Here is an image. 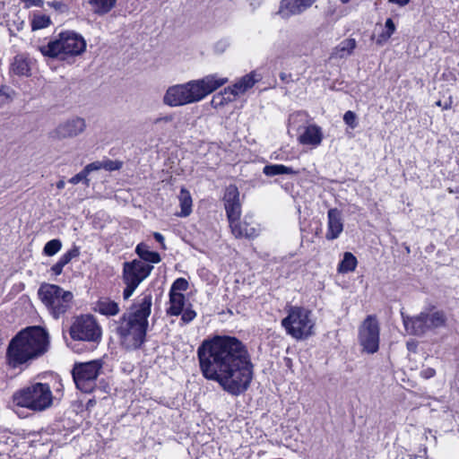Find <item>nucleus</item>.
<instances>
[{"label": "nucleus", "instance_id": "nucleus-1", "mask_svg": "<svg viewBox=\"0 0 459 459\" xmlns=\"http://www.w3.org/2000/svg\"><path fill=\"white\" fill-rule=\"evenodd\" d=\"M203 376L217 382L231 395H239L250 386L254 365L247 346L238 338L216 335L205 339L197 348Z\"/></svg>", "mask_w": 459, "mask_h": 459}, {"label": "nucleus", "instance_id": "nucleus-2", "mask_svg": "<svg viewBox=\"0 0 459 459\" xmlns=\"http://www.w3.org/2000/svg\"><path fill=\"white\" fill-rule=\"evenodd\" d=\"M152 296L141 294L119 318L117 334L121 345L129 351L139 349L146 340L148 317L151 315Z\"/></svg>", "mask_w": 459, "mask_h": 459}, {"label": "nucleus", "instance_id": "nucleus-3", "mask_svg": "<svg viewBox=\"0 0 459 459\" xmlns=\"http://www.w3.org/2000/svg\"><path fill=\"white\" fill-rule=\"evenodd\" d=\"M49 346L48 333L40 326L20 331L9 342L7 364L12 368H26L33 360L44 355Z\"/></svg>", "mask_w": 459, "mask_h": 459}, {"label": "nucleus", "instance_id": "nucleus-4", "mask_svg": "<svg viewBox=\"0 0 459 459\" xmlns=\"http://www.w3.org/2000/svg\"><path fill=\"white\" fill-rule=\"evenodd\" d=\"M226 82L227 77L209 74L198 80L175 84L167 89L162 101L171 108L193 104L201 101Z\"/></svg>", "mask_w": 459, "mask_h": 459}, {"label": "nucleus", "instance_id": "nucleus-5", "mask_svg": "<svg viewBox=\"0 0 459 459\" xmlns=\"http://www.w3.org/2000/svg\"><path fill=\"white\" fill-rule=\"evenodd\" d=\"M55 392L56 395L48 383L33 382L15 391L13 394V402L18 407L41 412L54 405L58 399L56 395H63L60 383Z\"/></svg>", "mask_w": 459, "mask_h": 459}, {"label": "nucleus", "instance_id": "nucleus-6", "mask_svg": "<svg viewBox=\"0 0 459 459\" xmlns=\"http://www.w3.org/2000/svg\"><path fill=\"white\" fill-rule=\"evenodd\" d=\"M86 41L78 33L74 31H64L50 40L47 45L40 48L44 56L65 59L69 56H79L84 52Z\"/></svg>", "mask_w": 459, "mask_h": 459}, {"label": "nucleus", "instance_id": "nucleus-7", "mask_svg": "<svg viewBox=\"0 0 459 459\" xmlns=\"http://www.w3.org/2000/svg\"><path fill=\"white\" fill-rule=\"evenodd\" d=\"M38 295L49 315L56 320L59 319L73 307L74 294L58 285L42 283Z\"/></svg>", "mask_w": 459, "mask_h": 459}, {"label": "nucleus", "instance_id": "nucleus-8", "mask_svg": "<svg viewBox=\"0 0 459 459\" xmlns=\"http://www.w3.org/2000/svg\"><path fill=\"white\" fill-rule=\"evenodd\" d=\"M281 325L288 334L297 340H302L313 334L315 322L308 309L290 307L288 316L281 320Z\"/></svg>", "mask_w": 459, "mask_h": 459}, {"label": "nucleus", "instance_id": "nucleus-9", "mask_svg": "<svg viewBox=\"0 0 459 459\" xmlns=\"http://www.w3.org/2000/svg\"><path fill=\"white\" fill-rule=\"evenodd\" d=\"M153 266L134 259L131 262H125L123 264L122 280L126 284L123 291L124 299H128L140 283L152 273Z\"/></svg>", "mask_w": 459, "mask_h": 459}, {"label": "nucleus", "instance_id": "nucleus-10", "mask_svg": "<svg viewBox=\"0 0 459 459\" xmlns=\"http://www.w3.org/2000/svg\"><path fill=\"white\" fill-rule=\"evenodd\" d=\"M102 368V359L75 363L72 374L77 388L83 393H91L96 385V379Z\"/></svg>", "mask_w": 459, "mask_h": 459}, {"label": "nucleus", "instance_id": "nucleus-11", "mask_svg": "<svg viewBox=\"0 0 459 459\" xmlns=\"http://www.w3.org/2000/svg\"><path fill=\"white\" fill-rule=\"evenodd\" d=\"M69 333L74 342H99L101 338V329L91 315L76 317L70 327Z\"/></svg>", "mask_w": 459, "mask_h": 459}, {"label": "nucleus", "instance_id": "nucleus-12", "mask_svg": "<svg viewBox=\"0 0 459 459\" xmlns=\"http://www.w3.org/2000/svg\"><path fill=\"white\" fill-rule=\"evenodd\" d=\"M260 79V76L255 72L244 75L231 87L225 88L223 91L214 95L212 100V105L214 108H218L231 102L237 96L244 94L251 89Z\"/></svg>", "mask_w": 459, "mask_h": 459}, {"label": "nucleus", "instance_id": "nucleus-13", "mask_svg": "<svg viewBox=\"0 0 459 459\" xmlns=\"http://www.w3.org/2000/svg\"><path fill=\"white\" fill-rule=\"evenodd\" d=\"M359 341L368 353H375L379 348V325L373 316H368L359 331Z\"/></svg>", "mask_w": 459, "mask_h": 459}, {"label": "nucleus", "instance_id": "nucleus-14", "mask_svg": "<svg viewBox=\"0 0 459 459\" xmlns=\"http://www.w3.org/2000/svg\"><path fill=\"white\" fill-rule=\"evenodd\" d=\"M86 121L79 116H73L60 122L50 133L53 140L73 139L82 134L86 129Z\"/></svg>", "mask_w": 459, "mask_h": 459}, {"label": "nucleus", "instance_id": "nucleus-15", "mask_svg": "<svg viewBox=\"0 0 459 459\" xmlns=\"http://www.w3.org/2000/svg\"><path fill=\"white\" fill-rule=\"evenodd\" d=\"M229 222L231 232L237 238H255L259 235L260 227L253 221L252 216L246 215L243 221L235 219Z\"/></svg>", "mask_w": 459, "mask_h": 459}, {"label": "nucleus", "instance_id": "nucleus-16", "mask_svg": "<svg viewBox=\"0 0 459 459\" xmlns=\"http://www.w3.org/2000/svg\"><path fill=\"white\" fill-rule=\"evenodd\" d=\"M223 200L229 221L239 219L241 215V204L238 187L234 185H230L226 188Z\"/></svg>", "mask_w": 459, "mask_h": 459}, {"label": "nucleus", "instance_id": "nucleus-17", "mask_svg": "<svg viewBox=\"0 0 459 459\" xmlns=\"http://www.w3.org/2000/svg\"><path fill=\"white\" fill-rule=\"evenodd\" d=\"M317 0H281L278 13L284 19L299 15L310 8Z\"/></svg>", "mask_w": 459, "mask_h": 459}, {"label": "nucleus", "instance_id": "nucleus-18", "mask_svg": "<svg viewBox=\"0 0 459 459\" xmlns=\"http://www.w3.org/2000/svg\"><path fill=\"white\" fill-rule=\"evenodd\" d=\"M403 323L409 334L422 335L428 331V314L421 312L416 316H409L401 312Z\"/></svg>", "mask_w": 459, "mask_h": 459}, {"label": "nucleus", "instance_id": "nucleus-19", "mask_svg": "<svg viewBox=\"0 0 459 459\" xmlns=\"http://www.w3.org/2000/svg\"><path fill=\"white\" fill-rule=\"evenodd\" d=\"M343 230V222L341 212L336 208L328 210L327 212V232L325 238L333 240L339 238Z\"/></svg>", "mask_w": 459, "mask_h": 459}, {"label": "nucleus", "instance_id": "nucleus-20", "mask_svg": "<svg viewBox=\"0 0 459 459\" xmlns=\"http://www.w3.org/2000/svg\"><path fill=\"white\" fill-rule=\"evenodd\" d=\"M322 139V129L316 125L304 126L303 131L300 132L299 135L300 143H320Z\"/></svg>", "mask_w": 459, "mask_h": 459}, {"label": "nucleus", "instance_id": "nucleus-21", "mask_svg": "<svg viewBox=\"0 0 459 459\" xmlns=\"http://www.w3.org/2000/svg\"><path fill=\"white\" fill-rule=\"evenodd\" d=\"M356 48L354 39H346L340 42L332 51L330 57L332 59H342L351 56Z\"/></svg>", "mask_w": 459, "mask_h": 459}, {"label": "nucleus", "instance_id": "nucleus-22", "mask_svg": "<svg viewBox=\"0 0 459 459\" xmlns=\"http://www.w3.org/2000/svg\"><path fill=\"white\" fill-rule=\"evenodd\" d=\"M95 310L100 313L101 315L107 316H117L119 313L120 308L117 302L108 298H104L100 299L96 303Z\"/></svg>", "mask_w": 459, "mask_h": 459}, {"label": "nucleus", "instance_id": "nucleus-23", "mask_svg": "<svg viewBox=\"0 0 459 459\" xmlns=\"http://www.w3.org/2000/svg\"><path fill=\"white\" fill-rule=\"evenodd\" d=\"M186 298L182 293H169V307L167 314L170 316H179L184 308Z\"/></svg>", "mask_w": 459, "mask_h": 459}, {"label": "nucleus", "instance_id": "nucleus-24", "mask_svg": "<svg viewBox=\"0 0 459 459\" xmlns=\"http://www.w3.org/2000/svg\"><path fill=\"white\" fill-rule=\"evenodd\" d=\"M180 212L178 213L179 217H187L192 212L193 201L191 195L186 188H181L178 195Z\"/></svg>", "mask_w": 459, "mask_h": 459}, {"label": "nucleus", "instance_id": "nucleus-25", "mask_svg": "<svg viewBox=\"0 0 459 459\" xmlns=\"http://www.w3.org/2000/svg\"><path fill=\"white\" fill-rule=\"evenodd\" d=\"M135 253L139 255L140 260L146 264H158L160 262V254L158 252L149 250V247L146 244H138L135 248Z\"/></svg>", "mask_w": 459, "mask_h": 459}, {"label": "nucleus", "instance_id": "nucleus-26", "mask_svg": "<svg viewBox=\"0 0 459 459\" xmlns=\"http://www.w3.org/2000/svg\"><path fill=\"white\" fill-rule=\"evenodd\" d=\"M79 249L73 247L72 249L65 252L59 260L51 267V271L55 275H60L63 272L64 266H65L70 261L79 255Z\"/></svg>", "mask_w": 459, "mask_h": 459}, {"label": "nucleus", "instance_id": "nucleus-27", "mask_svg": "<svg viewBox=\"0 0 459 459\" xmlns=\"http://www.w3.org/2000/svg\"><path fill=\"white\" fill-rule=\"evenodd\" d=\"M117 0H89L92 12L99 15L109 13L116 5Z\"/></svg>", "mask_w": 459, "mask_h": 459}, {"label": "nucleus", "instance_id": "nucleus-28", "mask_svg": "<svg viewBox=\"0 0 459 459\" xmlns=\"http://www.w3.org/2000/svg\"><path fill=\"white\" fill-rule=\"evenodd\" d=\"M357 264V258L351 252H345L342 260L338 265V272L341 273L353 272Z\"/></svg>", "mask_w": 459, "mask_h": 459}, {"label": "nucleus", "instance_id": "nucleus-29", "mask_svg": "<svg viewBox=\"0 0 459 459\" xmlns=\"http://www.w3.org/2000/svg\"><path fill=\"white\" fill-rule=\"evenodd\" d=\"M11 70L17 75H29L30 69L28 61L21 56H17L13 58Z\"/></svg>", "mask_w": 459, "mask_h": 459}, {"label": "nucleus", "instance_id": "nucleus-30", "mask_svg": "<svg viewBox=\"0 0 459 459\" xmlns=\"http://www.w3.org/2000/svg\"><path fill=\"white\" fill-rule=\"evenodd\" d=\"M446 316L443 311H435L432 314H428V331L438 327L445 326Z\"/></svg>", "mask_w": 459, "mask_h": 459}, {"label": "nucleus", "instance_id": "nucleus-31", "mask_svg": "<svg viewBox=\"0 0 459 459\" xmlns=\"http://www.w3.org/2000/svg\"><path fill=\"white\" fill-rule=\"evenodd\" d=\"M263 171L268 177L293 173V170L291 168L286 167L284 165H280V164L266 165L264 168Z\"/></svg>", "mask_w": 459, "mask_h": 459}, {"label": "nucleus", "instance_id": "nucleus-32", "mask_svg": "<svg viewBox=\"0 0 459 459\" xmlns=\"http://www.w3.org/2000/svg\"><path fill=\"white\" fill-rule=\"evenodd\" d=\"M50 23L49 16L42 13H35L31 20V29L32 30H41L48 27Z\"/></svg>", "mask_w": 459, "mask_h": 459}, {"label": "nucleus", "instance_id": "nucleus-33", "mask_svg": "<svg viewBox=\"0 0 459 459\" xmlns=\"http://www.w3.org/2000/svg\"><path fill=\"white\" fill-rule=\"evenodd\" d=\"M307 121V114L302 111L295 112L289 117V130L299 128Z\"/></svg>", "mask_w": 459, "mask_h": 459}, {"label": "nucleus", "instance_id": "nucleus-34", "mask_svg": "<svg viewBox=\"0 0 459 459\" xmlns=\"http://www.w3.org/2000/svg\"><path fill=\"white\" fill-rule=\"evenodd\" d=\"M385 30L383 31L378 36L377 43H382V42L387 41L391 38V36L394 33L396 27H395L394 21L391 18H388L385 21Z\"/></svg>", "mask_w": 459, "mask_h": 459}, {"label": "nucleus", "instance_id": "nucleus-35", "mask_svg": "<svg viewBox=\"0 0 459 459\" xmlns=\"http://www.w3.org/2000/svg\"><path fill=\"white\" fill-rule=\"evenodd\" d=\"M62 247V243L59 239H51L48 242L46 243L43 253L46 255L52 256L59 252V250Z\"/></svg>", "mask_w": 459, "mask_h": 459}, {"label": "nucleus", "instance_id": "nucleus-36", "mask_svg": "<svg viewBox=\"0 0 459 459\" xmlns=\"http://www.w3.org/2000/svg\"><path fill=\"white\" fill-rule=\"evenodd\" d=\"M173 116L169 115L162 117L156 118L153 122L154 128L159 129H169L172 126Z\"/></svg>", "mask_w": 459, "mask_h": 459}, {"label": "nucleus", "instance_id": "nucleus-37", "mask_svg": "<svg viewBox=\"0 0 459 459\" xmlns=\"http://www.w3.org/2000/svg\"><path fill=\"white\" fill-rule=\"evenodd\" d=\"M188 288V282L184 278H178L171 285L169 293H181L180 291H185Z\"/></svg>", "mask_w": 459, "mask_h": 459}, {"label": "nucleus", "instance_id": "nucleus-38", "mask_svg": "<svg viewBox=\"0 0 459 459\" xmlns=\"http://www.w3.org/2000/svg\"><path fill=\"white\" fill-rule=\"evenodd\" d=\"M102 169L107 171L118 170L122 168V162L119 160H111L109 159H104L101 160Z\"/></svg>", "mask_w": 459, "mask_h": 459}, {"label": "nucleus", "instance_id": "nucleus-39", "mask_svg": "<svg viewBox=\"0 0 459 459\" xmlns=\"http://www.w3.org/2000/svg\"><path fill=\"white\" fill-rule=\"evenodd\" d=\"M88 174L87 172H85V169H83L81 172H79L78 174H76L75 176L72 177L70 179H69V182L71 184H74V185H76L78 184L79 182L82 181L83 184L86 186H89L90 185V180L88 178Z\"/></svg>", "mask_w": 459, "mask_h": 459}, {"label": "nucleus", "instance_id": "nucleus-40", "mask_svg": "<svg viewBox=\"0 0 459 459\" xmlns=\"http://www.w3.org/2000/svg\"><path fill=\"white\" fill-rule=\"evenodd\" d=\"M343 120L347 126L354 129L358 126L357 115L353 111H347L343 116Z\"/></svg>", "mask_w": 459, "mask_h": 459}, {"label": "nucleus", "instance_id": "nucleus-41", "mask_svg": "<svg viewBox=\"0 0 459 459\" xmlns=\"http://www.w3.org/2000/svg\"><path fill=\"white\" fill-rule=\"evenodd\" d=\"M181 315V320L185 323V324H188L190 323L191 321H193L195 316H196V313L192 310V309H186V310H183L182 313L180 314Z\"/></svg>", "mask_w": 459, "mask_h": 459}, {"label": "nucleus", "instance_id": "nucleus-42", "mask_svg": "<svg viewBox=\"0 0 459 459\" xmlns=\"http://www.w3.org/2000/svg\"><path fill=\"white\" fill-rule=\"evenodd\" d=\"M85 172L89 175L93 171H97L102 169V162L101 160L93 161L84 167Z\"/></svg>", "mask_w": 459, "mask_h": 459}, {"label": "nucleus", "instance_id": "nucleus-43", "mask_svg": "<svg viewBox=\"0 0 459 459\" xmlns=\"http://www.w3.org/2000/svg\"><path fill=\"white\" fill-rule=\"evenodd\" d=\"M26 8H30L32 6L41 7L43 5V0H22Z\"/></svg>", "mask_w": 459, "mask_h": 459}, {"label": "nucleus", "instance_id": "nucleus-44", "mask_svg": "<svg viewBox=\"0 0 459 459\" xmlns=\"http://www.w3.org/2000/svg\"><path fill=\"white\" fill-rule=\"evenodd\" d=\"M435 374H436V371L432 368H427L420 371V376L425 379L433 377L435 376Z\"/></svg>", "mask_w": 459, "mask_h": 459}, {"label": "nucleus", "instance_id": "nucleus-45", "mask_svg": "<svg viewBox=\"0 0 459 459\" xmlns=\"http://www.w3.org/2000/svg\"><path fill=\"white\" fill-rule=\"evenodd\" d=\"M153 237L164 247V237L160 233H159V232H155L153 234Z\"/></svg>", "mask_w": 459, "mask_h": 459}, {"label": "nucleus", "instance_id": "nucleus-46", "mask_svg": "<svg viewBox=\"0 0 459 459\" xmlns=\"http://www.w3.org/2000/svg\"><path fill=\"white\" fill-rule=\"evenodd\" d=\"M249 4L253 7V9L257 8L262 4L263 0H248Z\"/></svg>", "mask_w": 459, "mask_h": 459}, {"label": "nucleus", "instance_id": "nucleus-47", "mask_svg": "<svg viewBox=\"0 0 459 459\" xmlns=\"http://www.w3.org/2000/svg\"><path fill=\"white\" fill-rule=\"evenodd\" d=\"M411 0H389V2L394 3L400 6L406 5Z\"/></svg>", "mask_w": 459, "mask_h": 459}, {"label": "nucleus", "instance_id": "nucleus-48", "mask_svg": "<svg viewBox=\"0 0 459 459\" xmlns=\"http://www.w3.org/2000/svg\"><path fill=\"white\" fill-rule=\"evenodd\" d=\"M48 4L49 6H51V7L56 8V9L60 8V6H61V4H60V3H58V2H56V1L48 2Z\"/></svg>", "mask_w": 459, "mask_h": 459}, {"label": "nucleus", "instance_id": "nucleus-49", "mask_svg": "<svg viewBox=\"0 0 459 459\" xmlns=\"http://www.w3.org/2000/svg\"><path fill=\"white\" fill-rule=\"evenodd\" d=\"M290 77V74H284V73H281V74H280V78H281V81H283V82H288V79H289Z\"/></svg>", "mask_w": 459, "mask_h": 459}, {"label": "nucleus", "instance_id": "nucleus-50", "mask_svg": "<svg viewBox=\"0 0 459 459\" xmlns=\"http://www.w3.org/2000/svg\"><path fill=\"white\" fill-rule=\"evenodd\" d=\"M65 186V182L62 179V180H59L57 183H56V187L58 189H63Z\"/></svg>", "mask_w": 459, "mask_h": 459}, {"label": "nucleus", "instance_id": "nucleus-51", "mask_svg": "<svg viewBox=\"0 0 459 459\" xmlns=\"http://www.w3.org/2000/svg\"><path fill=\"white\" fill-rule=\"evenodd\" d=\"M441 107L445 109L449 108L451 107V100H449V102H446L445 105L441 102Z\"/></svg>", "mask_w": 459, "mask_h": 459}, {"label": "nucleus", "instance_id": "nucleus-52", "mask_svg": "<svg viewBox=\"0 0 459 459\" xmlns=\"http://www.w3.org/2000/svg\"><path fill=\"white\" fill-rule=\"evenodd\" d=\"M76 346H77V344H76V343H74V344H71V348H72L74 351H76V352H81V351H82V349H81V348H77Z\"/></svg>", "mask_w": 459, "mask_h": 459}, {"label": "nucleus", "instance_id": "nucleus-53", "mask_svg": "<svg viewBox=\"0 0 459 459\" xmlns=\"http://www.w3.org/2000/svg\"><path fill=\"white\" fill-rule=\"evenodd\" d=\"M423 452H424L423 457H424L425 459H429L427 447H425V448L423 449Z\"/></svg>", "mask_w": 459, "mask_h": 459}, {"label": "nucleus", "instance_id": "nucleus-54", "mask_svg": "<svg viewBox=\"0 0 459 459\" xmlns=\"http://www.w3.org/2000/svg\"><path fill=\"white\" fill-rule=\"evenodd\" d=\"M436 105L438 106V107H441V100L437 101Z\"/></svg>", "mask_w": 459, "mask_h": 459}, {"label": "nucleus", "instance_id": "nucleus-55", "mask_svg": "<svg viewBox=\"0 0 459 459\" xmlns=\"http://www.w3.org/2000/svg\"><path fill=\"white\" fill-rule=\"evenodd\" d=\"M342 3H347L349 2L350 0H341Z\"/></svg>", "mask_w": 459, "mask_h": 459}]
</instances>
